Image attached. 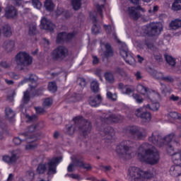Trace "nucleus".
I'll use <instances>...</instances> for the list:
<instances>
[{"label": "nucleus", "instance_id": "f257e3e1", "mask_svg": "<svg viewBox=\"0 0 181 181\" xmlns=\"http://www.w3.org/2000/svg\"><path fill=\"white\" fill-rule=\"evenodd\" d=\"M138 158L141 162H146L148 165H156L159 163L160 156L158 150L152 148L148 143L141 144L139 148Z\"/></svg>", "mask_w": 181, "mask_h": 181}, {"label": "nucleus", "instance_id": "f03ea898", "mask_svg": "<svg viewBox=\"0 0 181 181\" xmlns=\"http://www.w3.org/2000/svg\"><path fill=\"white\" fill-rule=\"evenodd\" d=\"M134 145L135 142L132 141H123L117 146L116 152L120 158L131 159L134 156Z\"/></svg>", "mask_w": 181, "mask_h": 181}, {"label": "nucleus", "instance_id": "7ed1b4c3", "mask_svg": "<svg viewBox=\"0 0 181 181\" xmlns=\"http://www.w3.org/2000/svg\"><path fill=\"white\" fill-rule=\"evenodd\" d=\"M153 175L149 171H144L138 167L132 166L128 169L127 179L129 181H140L151 179Z\"/></svg>", "mask_w": 181, "mask_h": 181}, {"label": "nucleus", "instance_id": "20e7f679", "mask_svg": "<svg viewBox=\"0 0 181 181\" xmlns=\"http://www.w3.org/2000/svg\"><path fill=\"white\" fill-rule=\"evenodd\" d=\"M141 35H147V36H157L160 35L163 30V27L160 23H151L148 25H144L139 29Z\"/></svg>", "mask_w": 181, "mask_h": 181}, {"label": "nucleus", "instance_id": "39448f33", "mask_svg": "<svg viewBox=\"0 0 181 181\" xmlns=\"http://www.w3.org/2000/svg\"><path fill=\"white\" fill-rule=\"evenodd\" d=\"M74 124H78V129L83 136H87L90 132L93 126L90 120L83 118L82 116H78L74 118Z\"/></svg>", "mask_w": 181, "mask_h": 181}, {"label": "nucleus", "instance_id": "423d86ee", "mask_svg": "<svg viewBox=\"0 0 181 181\" xmlns=\"http://www.w3.org/2000/svg\"><path fill=\"white\" fill-rule=\"evenodd\" d=\"M15 62L20 70H25V67L32 64L33 58L28 53L21 52L16 55Z\"/></svg>", "mask_w": 181, "mask_h": 181}, {"label": "nucleus", "instance_id": "0eeeda50", "mask_svg": "<svg viewBox=\"0 0 181 181\" xmlns=\"http://www.w3.org/2000/svg\"><path fill=\"white\" fill-rule=\"evenodd\" d=\"M96 9H97V12L93 11L90 13V18L92 22L93 23V26L92 27V33L94 35H98V33H100V26L97 25V22H98L97 16L100 15L101 18H103V9H104V5L103 4L96 5Z\"/></svg>", "mask_w": 181, "mask_h": 181}, {"label": "nucleus", "instance_id": "6e6552de", "mask_svg": "<svg viewBox=\"0 0 181 181\" xmlns=\"http://www.w3.org/2000/svg\"><path fill=\"white\" fill-rule=\"evenodd\" d=\"M127 131L131 134L132 139L135 141H141L146 138V129L144 128L133 126L129 127Z\"/></svg>", "mask_w": 181, "mask_h": 181}, {"label": "nucleus", "instance_id": "1a4fd4ad", "mask_svg": "<svg viewBox=\"0 0 181 181\" xmlns=\"http://www.w3.org/2000/svg\"><path fill=\"white\" fill-rule=\"evenodd\" d=\"M119 53L127 64H130V66H135V59H134L132 55H131L128 52V47L127 46V44L122 43L120 45Z\"/></svg>", "mask_w": 181, "mask_h": 181}, {"label": "nucleus", "instance_id": "9d476101", "mask_svg": "<svg viewBox=\"0 0 181 181\" xmlns=\"http://www.w3.org/2000/svg\"><path fill=\"white\" fill-rule=\"evenodd\" d=\"M124 117L121 115H115L111 113H104L100 117V121L103 124H112V122H121Z\"/></svg>", "mask_w": 181, "mask_h": 181}, {"label": "nucleus", "instance_id": "9b49d317", "mask_svg": "<svg viewBox=\"0 0 181 181\" xmlns=\"http://www.w3.org/2000/svg\"><path fill=\"white\" fill-rule=\"evenodd\" d=\"M67 56H69V49L63 45L57 47L52 52V57L55 60H64Z\"/></svg>", "mask_w": 181, "mask_h": 181}, {"label": "nucleus", "instance_id": "f8f14e48", "mask_svg": "<svg viewBox=\"0 0 181 181\" xmlns=\"http://www.w3.org/2000/svg\"><path fill=\"white\" fill-rule=\"evenodd\" d=\"M134 115L138 118H141V119L144 122H150L151 119H152V116L151 113L146 111V107H139L135 110Z\"/></svg>", "mask_w": 181, "mask_h": 181}, {"label": "nucleus", "instance_id": "ddd939ff", "mask_svg": "<svg viewBox=\"0 0 181 181\" xmlns=\"http://www.w3.org/2000/svg\"><path fill=\"white\" fill-rule=\"evenodd\" d=\"M59 162H62V157L52 158L47 163V165L48 166V177H52L53 175H56V173H57V170L56 169Z\"/></svg>", "mask_w": 181, "mask_h": 181}, {"label": "nucleus", "instance_id": "4468645a", "mask_svg": "<svg viewBox=\"0 0 181 181\" xmlns=\"http://www.w3.org/2000/svg\"><path fill=\"white\" fill-rule=\"evenodd\" d=\"M138 11L145 12V8L141 7V6H137L136 7H129L127 8V13L129 18L134 21H138L139 18H141V13Z\"/></svg>", "mask_w": 181, "mask_h": 181}, {"label": "nucleus", "instance_id": "2eb2a0df", "mask_svg": "<svg viewBox=\"0 0 181 181\" xmlns=\"http://www.w3.org/2000/svg\"><path fill=\"white\" fill-rule=\"evenodd\" d=\"M148 141L153 145L162 148L163 143L162 142V136L159 134V132H153L151 136L148 137Z\"/></svg>", "mask_w": 181, "mask_h": 181}, {"label": "nucleus", "instance_id": "dca6fc26", "mask_svg": "<svg viewBox=\"0 0 181 181\" xmlns=\"http://www.w3.org/2000/svg\"><path fill=\"white\" fill-rule=\"evenodd\" d=\"M98 131H100V132L105 134V136L106 137V139H108V141H111L115 135L114 129L108 126L102 125L100 127L98 128Z\"/></svg>", "mask_w": 181, "mask_h": 181}, {"label": "nucleus", "instance_id": "f3484780", "mask_svg": "<svg viewBox=\"0 0 181 181\" xmlns=\"http://www.w3.org/2000/svg\"><path fill=\"white\" fill-rule=\"evenodd\" d=\"M167 152L172 156L173 163H180L181 162V149L177 152H174L173 146L169 145L167 148Z\"/></svg>", "mask_w": 181, "mask_h": 181}, {"label": "nucleus", "instance_id": "a211bd4d", "mask_svg": "<svg viewBox=\"0 0 181 181\" xmlns=\"http://www.w3.org/2000/svg\"><path fill=\"white\" fill-rule=\"evenodd\" d=\"M37 80H39V78H37V76L35 74H31L29 77V78H24L23 81H21L19 83V86H23L25 83H28V81H30L32 84L30 85V90H34V88H36L37 87Z\"/></svg>", "mask_w": 181, "mask_h": 181}, {"label": "nucleus", "instance_id": "6ab92c4d", "mask_svg": "<svg viewBox=\"0 0 181 181\" xmlns=\"http://www.w3.org/2000/svg\"><path fill=\"white\" fill-rule=\"evenodd\" d=\"M41 28L45 30H49V32H53L54 30L55 25L52 23V21L45 17H43L41 20L40 24Z\"/></svg>", "mask_w": 181, "mask_h": 181}, {"label": "nucleus", "instance_id": "aec40b11", "mask_svg": "<svg viewBox=\"0 0 181 181\" xmlns=\"http://www.w3.org/2000/svg\"><path fill=\"white\" fill-rule=\"evenodd\" d=\"M118 88L122 93V94H126V95H130L135 91V88L131 85H124L122 83L118 84Z\"/></svg>", "mask_w": 181, "mask_h": 181}, {"label": "nucleus", "instance_id": "412c9836", "mask_svg": "<svg viewBox=\"0 0 181 181\" xmlns=\"http://www.w3.org/2000/svg\"><path fill=\"white\" fill-rule=\"evenodd\" d=\"M19 159V153L18 151H13L11 156H4L3 160L6 163H15Z\"/></svg>", "mask_w": 181, "mask_h": 181}, {"label": "nucleus", "instance_id": "4be33fe9", "mask_svg": "<svg viewBox=\"0 0 181 181\" xmlns=\"http://www.w3.org/2000/svg\"><path fill=\"white\" fill-rule=\"evenodd\" d=\"M18 15V11L13 6H8L5 8V14L4 16L7 18V19H11L12 18H15Z\"/></svg>", "mask_w": 181, "mask_h": 181}, {"label": "nucleus", "instance_id": "5701e85b", "mask_svg": "<svg viewBox=\"0 0 181 181\" xmlns=\"http://www.w3.org/2000/svg\"><path fill=\"white\" fill-rule=\"evenodd\" d=\"M175 165L170 167V175L174 177H177V176H181V162L180 163H174Z\"/></svg>", "mask_w": 181, "mask_h": 181}, {"label": "nucleus", "instance_id": "b1692460", "mask_svg": "<svg viewBox=\"0 0 181 181\" xmlns=\"http://www.w3.org/2000/svg\"><path fill=\"white\" fill-rule=\"evenodd\" d=\"M101 103H103V97L100 94L89 98V104L91 107H98Z\"/></svg>", "mask_w": 181, "mask_h": 181}, {"label": "nucleus", "instance_id": "393cba45", "mask_svg": "<svg viewBox=\"0 0 181 181\" xmlns=\"http://www.w3.org/2000/svg\"><path fill=\"white\" fill-rule=\"evenodd\" d=\"M73 123L71 124H68L66 126L64 129L65 134L67 135H73L76 131H77V127H78V124L74 123V119H73Z\"/></svg>", "mask_w": 181, "mask_h": 181}, {"label": "nucleus", "instance_id": "a878e982", "mask_svg": "<svg viewBox=\"0 0 181 181\" xmlns=\"http://www.w3.org/2000/svg\"><path fill=\"white\" fill-rule=\"evenodd\" d=\"M71 159L72 163L77 168H81L83 166V163H84V158L83 157L73 156L71 157Z\"/></svg>", "mask_w": 181, "mask_h": 181}, {"label": "nucleus", "instance_id": "bb28decb", "mask_svg": "<svg viewBox=\"0 0 181 181\" xmlns=\"http://www.w3.org/2000/svg\"><path fill=\"white\" fill-rule=\"evenodd\" d=\"M28 138H26L25 134H21L18 136L15 137L13 140V142L16 145H21V144H23V142H28Z\"/></svg>", "mask_w": 181, "mask_h": 181}, {"label": "nucleus", "instance_id": "cd10ccee", "mask_svg": "<svg viewBox=\"0 0 181 181\" xmlns=\"http://www.w3.org/2000/svg\"><path fill=\"white\" fill-rule=\"evenodd\" d=\"M4 49L6 50L8 53L12 52L15 49V41L13 40H7L4 42L3 45Z\"/></svg>", "mask_w": 181, "mask_h": 181}, {"label": "nucleus", "instance_id": "c85d7f7f", "mask_svg": "<svg viewBox=\"0 0 181 181\" xmlns=\"http://www.w3.org/2000/svg\"><path fill=\"white\" fill-rule=\"evenodd\" d=\"M37 125H32L30 127H28L26 129L25 133H23L25 134V138L29 139H33V138H35V136H30V134H32L33 132H35V131L37 129Z\"/></svg>", "mask_w": 181, "mask_h": 181}, {"label": "nucleus", "instance_id": "c756f323", "mask_svg": "<svg viewBox=\"0 0 181 181\" xmlns=\"http://www.w3.org/2000/svg\"><path fill=\"white\" fill-rule=\"evenodd\" d=\"M1 32L6 37H11L12 36V28L8 24L2 27Z\"/></svg>", "mask_w": 181, "mask_h": 181}, {"label": "nucleus", "instance_id": "7c9ffc66", "mask_svg": "<svg viewBox=\"0 0 181 181\" xmlns=\"http://www.w3.org/2000/svg\"><path fill=\"white\" fill-rule=\"evenodd\" d=\"M105 50L104 51V56L105 57H112L114 56V51L110 44L105 45Z\"/></svg>", "mask_w": 181, "mask_h": 181}, {"label": "nucleus", "instance_id": "2f4dec72", "mask_svg": "<svg viewBox=\"0 0 181 181\" xmlns=\"http://www.w3.org/2000/svg\"><path fill=\"white\" fill-rule=\"evenodd\" d=\"M30 92L29 90H27L25 92H24L23 98L22 100V104L21 105V108H23L25 105L28 104L29 101L30 100Z\"/></svg>", "mask_w": 181, "mask_h": 181}, {"label": "nucleus", "instance_id": "473e14b6", "mask_svg": "<svg viewBox=\"0 0 181 181\" xmlns=\"http://www.w3.org/2000/svg\"><path fill=\"white\" fill-rule=\"evenodd\" d=\"M175 133H171L166 136L165 138L161 139V142L163 143V145H168V144H170L172 142V140L173 138H175Z\"/></svg>", "mask_w": 181, "mask_h": 181}, {"label": "nucleus", "instance_id": "72a5a7b5", "mask_svg": "<svg viewBox=\"0 0 181 181\" xmlns=\"http://www.w3.org/2000/svg\"><path fill=\"white\" fill-rule=\"evenodd\" d=\"M171 9L174 12H179V11H181V0H174Z\"/></svg>", "mask_w": 181, "mask_h": 181}, {"label": "nucleus", "instance_id": "f704fd0d", "mask_svg": "<svg viewBox=\"0 0 181 181\" xmlns=\"http://www.w3.org/2000/svg\"><path fill=\"white\" fill-rule=\"evenodd\" d=\"M164 57L168 64H169L172 67L175 66V64H176V59L173 58L172 56L168 55L167 54L164 55Z\"/></svg>", "mask_w": 181, "mask_h": 181}, {"label": "nucleus", "instance_id": "c9c22d12", "mask_svg": "<svg viewBox=\"0 0 181 181\" xmlns=\"http://www.w3.org/2000/svg\"><path fill=\"white\" fill-rule=\"evenodd\" d=\"M44 6L47 11H49V12H52L53 9H54V4H53V1L52 0H45Z\"/></svg>", "mask_w": 181, "mask_h": 181}, {"label": "nucleus", "instance_id": "e433bc0d", "mask_svg": "<svg viewBox=\"0 0 181 181\" xmlns=\"http://www.w3.org/2000/svg\"><path fill=\"white\" fill-rule=\"evenodd\" d=\"M6 118L7 119H12L15 117V112L11 109V107H6L5 109Z\"/></svg>", "mask_w": 181, "mask_h": 181}, {"label": "nucleus", "instance_id": "4c0bfd02", "mask_svg": "<svg viewBox=\"0 0 181 181\" xmlns=\"http://www.w3.org/2000/svg\"><path fill=\"white\" fill-rule=\"evenodd\" d=\"M71 4L74 11H78L81 8V0H71Z\"/></svg>", "mask_w": 181, "mask_h": 181}, {"label": "nucleus", "instance_id": "58836bf2", "mask_svg": "<svg viewBox=\"0 0 181 181\" xmlns=\"http://www.w3.org/2000/svg\"><path fill=\"white\" fill-rule=\"evenodd\" d=\"M170 26L172 28V29H179V28H181V20L175 19V21H173L170 23Z\"/></svg>", "mask_w": 181, "mask_h": 181}, {"label": "nucleus", "instance_id": "ea45409f", "mask_svg": "<svg viewBox=\"0 0 181 181\" xmlns=\"http://www.w3.org/2000/svg\"><path fill=\"white\" fill-rule=\"evenodd\" d=\"M159 107H160L159 103L156 102L151 105H146V108H148V110H151V111H158V110H159Z\"/></svg>", "mask_w": 181, "mask_h": 181}, {"label": "nucleus", "instance_id": "a19ab883", "mask_svg": "<svg viewBox=\"0 0 181 181\" xmlns=\"http://www.w3.org/2000/svg\"><path fill=\"white\" fill-rule=\"evenodd\" d=\"M46 170H47L46 164H40L37 168V173L39 175H43Z\"/></svg>", "mask_w": 181, "mask_h": 181}, {"label": "nucleus", "instance_id": "79ce46f5", "mask_svg": "<svg viewBox=\"0 0 181 181\" xmlns=\"http://www.w3.org/2000/svg\"><path fill=\"white\" fill-rule=\"evenodd\" d=\"M90 88L93 93H98L100 90V85L97 81H93L90 83Z\"/></svg>", "mask_w": 181, "mask_h": 181}, {"label": "nucleus", "instance_id": "37998d69", "mask_svg": "<svg viewBox=\"0 0 181 181\" xmlns=\"http://www.w3.org/2000/svg\"><path fill=\"white\" fill-rule=\"evenodd\" d=\"M66 42V32L59 33L57 37V43H63Z\"/></svg>", "mask_w": 181, "mask_h": 181}, {"label": "nucleus", "instance_id": "c03bdc74", "mask_svg": "<svg viewBox=\"0 0 181 181\" xmlns=\"http://www.w3.org/2000/svg\"><path fill=\"white\" fill-rule=\"evenodd\" d=\"M137 90L139 93H141V94H148L149 93V89L148 88L144 86V85L139 84L137 86Z\"/></svg>", "mask_w": 181, "mask_h": 181}, {"label": "nucleus", "instance_id": "a18cd8bd", "mask_svg": "<svg viewBox=\"0 0 181 181\" xmlns=\"http://www.w3.org/2000/svg\"><path fill=\"white\" fill-rule=\"evenodd\" d=\"M48 90L49 91H51V93H56V91H57V85H56V82L49 83Z\"/></svg>", "mask_w": 181, "mask_h": 181}, {"label": "nucleus", "instance_id": "49530a36", "mask_svg": "<svg viewBox=\"0 0 181 181\" xmlns=\"http://www.w3.org/2000/svg\"><path fill=\"white\" fill-rule=\"evenodd\" d=\"M105 78L106 81H107V83H114L115 79H114V75H112V74L107 72L106 74H105Z\"/></svg>", "mask_w": 181, "mask_h": 181}, {"label": "nucleus", "instance_id": "de8ad7c7", "mask_svg": "<svg viewBox=\"0 0 181 181\" xmlns=\"http://www.w3.org/2000/svg\"><path fill=\"white\" fill-rule=\"evenodd\" d=\"M132 97L134 98V100H136L138 104H142V103H144V98L141 97V95H139L138 93H134Z\"/></svg>", "mask_w": 181, "mask_h": 181}, {"label": "nucleus", "instance_id": "09e8293b", "mask_svg": "<svg viewBox=\"0 0 181 181\" xmlns=\"http://www.w3.org/2000/svg\"><path fill=\"white\" fill-rule=\"evenodd\" d=\"M28 34L30 36H33V35H36V25H33V24L30 25Z\"/></svg>", "mask_w": 181, "mask_h": 181}, {"label": "nucleus", "instance_id": "8fccbe9b", "mask_svg": "<svg viewBox=\"0 0 181 181\" xmlns=\"http://www.w3.org/2000/svg\"><path fill=\"white\" fill-rule=\"evenodd\" d=\"M163 74H162V72H158L156 71H153V77L155 78H157L158 80H163Z\"/></svg>", "mask_w": 181, "mask_h": 181}, {"label": "nucleus", "instance_id": "3c124183", "mask_svg": "<svg viewBox=\"0 0 181 181\" xmlns=\"http://www.w3.org/2000/svg\"><path fill=\"white\" fill-rule=\"evenodd\" d=\"M37 147V144L30 142V144L25 146L26 151H31V149H35Z\"/></svg>", "mask_w": 181, "mask_h": 181}, {"label": "nucleus", "instance_id": "603ef678", "mask_svg": "<svg viewBox=\"0 0 181 181\" xmlns=\"http://www.w3.org/2000/svg\"><path fill=\"white\" fill-rule=\"evenodd\" d=\"M163 81H165L166 83H173L175 79L172 76H166L163 77Z\"/></svg>", "mask_w": 181, "mask_h": 181}, {"label": "nucleus", "instance_id": "864d4df0", "mask_svg": "<svg viewBox=\"0 0 181 181\" xmlns=\"http://www.w3.org/2000/svg\"><path fill=\"white\" fill-rule=\"evenodd\" d=\"M26 177L28 180H33V177H35V173L33 170L27 171Z\"/></svg>", "mask_w": 181, "mask_h": 181}, {"label": "nucleus", "instance_id": "5fc2aeb1", "mask_svg": "<svg viewBox=\"0 0 181 181\" xmlns=\"http://www.w3.org/2000/svg\"><path fill=\"white\" fill-rule=\"evenodd\" d=\"M33 5L37 9H40L42 8V3L39 0H33Z\"/></svg>", "mask_w": 181, "mask_h": 181}, {"label": "nucleus", "instance_id": "6e6d98bb", "mask_svg": "<svg viewBox=\"0 0 181 181\" xmlns=\"http://www.w3.org/2000/svg\"><path fill=\"white\" fill-rule=\"evenodd\" d=\"M69 177L71 179H74L75 180H83V178L78 174H71Z\"/></svg>", "mask_w": 181, "mask_h": 181}, {"label": "nucleus", "instance_id": "4d7b16f0", "mask_svg": "<svg viewBox=\"0 0 181 181\" xmlns=\"http://www.w3.org/2000/svg\"><path fill=\"white\" fill-rule=\"evenodd\" d=\"M52 103H53V100H52V99L47 98L43 102V105H44V107H50V105H52Z\"/></svg>", "mask_w": 181, "mask_h": 181}, {"label": "nucleus", "instance_id": "13d9d810", "mask_svg": "<svg viewBox=\"0 0 181 181\" xmlns=\"http://www.w3.org/2000/svg\"><path fill=\"white\" fill-rule=\"evenodd\" d=\"M107 98H110V100H112L113 101L117 100V94H112L111 92L107 93Z\"/></svg>", "mask_w": 181, "mask_h": 181}, {"label": "nucleus", "instance_id": "bf43d9fd", "mask_svg": "<svg viewBox=\"0 0 181 181\" xmlns=\"http://www.w3.org/2000/svg\"><path fill=\"white\" fill-rule=\"evenodd\" d=\"M74 37V34L71 33H65V40L66 42H69V40H71Z\"/></svg>", "mask_w": 181, "mask_h": 181}, {"label": "nucleus", "instance_id": "052dcab7", "mask_svg": "<svg viewBox=\"0 0 181 181\" xmlns=\"http://www.w3.org/2000/svg\"><path fill=\"white\" fill-rule=\"evenodd\" d=\"M115 73L119 74L120 76H125V71L119 67L115 69Z\"/></svg>", "mask_w": 181, "mask_h": 181}, {"label": "nucleus", "instance_id": "680f3d73", "mask_svg": "<svg viewBox=\"0 0 181 181\" xmlns=\"http://www.w3.org/2000/svg\"><path fill=\"white\" fill-rule=\"evenodd\" d=\"M81 168H82L83 169H86V170H91V169H93L90 164L84 163H83L82 166Z\"/></svg>", "mask_w": 181, "mask_h": 181}, {"label": "nucleus", "instance_id": "e2e57ef3", "mask_svg": "<svg viewBox=\"0 0 181 181\" xmlns=\"http://www.w3.org/2000/svg\"><path fill=\"white\" fill-rule=\"evenodd\" d=\"M159 10V7L158 6H154L153 10H148V13L151 15H155V12H158Z\"/></svg>", "mask_w": 181, "mask_h": 181}, {"label": "nucleus", "instance_id": "0e129e2a", "mask_svg": "<svg viewBox=\"0 0 181 181\" xmlns=\"http://www.w3.org/2000/svg\"><path fill=\"white\" fill-rule=\"evenodd\" d=\"M74 166H76L74 165V163H71L69 165L68 168H67V171L68 172H74Z\"/></svg>", "mask_w": 181, "mask_h": 181}, {"label": "nucleus", "instance_id": "69168bd1", "mask_svg": "<svg viewBox=\"0 0 181 181\" xmlns=\"http://www.w3.org/2000/svg\"><path fill=\"white\" fill-rule=\"evenodd\" d=\"M12 4L15 5V6H21L22 5V0H11Z\"/></svg>", "mask_w": 181, "mask_h": 181}, {"label": "nucleus", "instance_id": "338daca9", "mask_svg": "<svg viewBox=\"0 0 181 181\" xmlns=\"http://www.w3.org/2000/svg\"><path fill=\"white\" fill-rule=\"evenodd\" d=\"M27 118L29 119V121H32L33 122L37 119V116L36 115H33L32 116H27Z\"/></svg>", "mask_w": 181, "mask_h": 181}, {"label": "nucleus", "instance_id": "774afa93", "mask_svg": "<svg viewBox=\"0 0 181 181\" xmlns=\"http://www.w3.org/2000/svg\"><path fill=\"white\" fill-rule=\"evenodd\" d=\"M79 86H81V87H86V79L81 78H79Z\"/></svg>", "mask_w": 181, "mask_h": 181}]
</instances>
